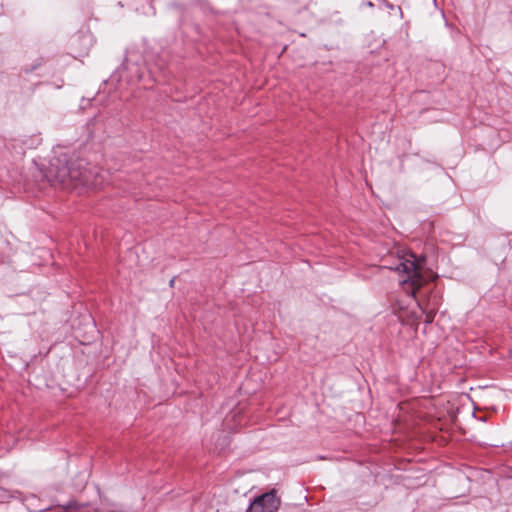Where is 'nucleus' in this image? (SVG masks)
<instances>
[{"label":"nucleus","mask_w":512,"mask_h":512,"mask_svg":"<svg viewBox=\"0 0 512 512\" xmlns=\"http://www.w3.org/2000/svg\"><path fill=\"white\" fill-rule=\"evenodd\" d=\"M425 257H417L412 252H407L399 257L394 269L400 275L399 283L402 289L411 295L421 310L426 314L425 322L431 323L435 315V307L437 303L430 305V301L424 302L420 290L427 286L431 281L436 279L437 275L433 272L424 270Z\"/></svg>","instance_id":"1"},{"label":"nucleus","mask_w":512,"mask_h":512,"mask_svg":"<svg viewBox=\"0 0 512 512\" xmlns=\"http://www.w3.org/2000/svg\"><path fill=\"white\" fill-rule=\"evenodd\" d=\"M48 180L53 185H61L65 189H72L78 185L97 186V180L90 181L88 172L83 170L78 162H69L66 157H59L51 162L48 171Z\"/></svg>","instance_id":"2"},{"label":"nucleus","mask_w":512,"mask_h":512,"mask_svg":"<svg viewBox=\"0 0 512 512\" xmlns=\"http://www.w3.org/2000/svg\"><path fill=\"white\" fill-rule=\"evenodd\" d=\"M280 506V498L276 491L271 490L254 498L247 512H277Z\"/></svg>","instance_id":"3"},{"label":"nucleus","mask_w":512,"mask_h":512,"mask_svg":"<svg viewBox=\"0 0 512 512\" xmlns=\"http://www.w3.org/2000/svg\"><path fill=\"white\" fill-rule=\"evenodd\" d=\"M77 507H78V505L75 502H69V504L64 508H65V510H68V509L77 508Z\"/></svg>","instance_id":"4"}]
</instances>
